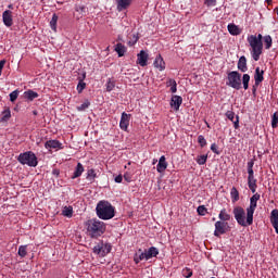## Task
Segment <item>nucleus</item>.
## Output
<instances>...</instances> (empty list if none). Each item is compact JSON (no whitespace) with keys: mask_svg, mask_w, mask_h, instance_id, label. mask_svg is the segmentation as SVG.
I'll use <instances>...</instances> for the list:
<instances>
[{"mask_svg":"<svg viewBox=\"0 0 278 278\" xmlns=\"http://www.w3.org/2000/svg\"><path fill=\"white\" fill-rule=\"evenodd\" d=\"M85 229L87 231V236L89 238H92L93 240H97L105 233V230L108 229V226L98 218H91L85 222Z\"/></svg>","mask_w":278,"mask_h":278,"instance_id":"obj_1","label":"nucleus"},{"mask_svg":"<svg viewBox=\"0 0 278 278\" xmlns=\"http://www.w3.org/2000/svg\"><path fill=\"white\" fill-rule=\"evenodd\" d=\"M96 214L100 220H112L116 216V208L110 201L101 200L96 206Z\"/></svg>","mask_w":278,"mask_h":278,"instance_id":"obj_2","label":"nucleus"},{"mask_svg":"<svg viewBox=\"0 0 278 278\" xmlns=\"http://www.w3.org/2000/svg\"><path fill=\"white\" fill-rule=\"evenodd\" d=\"M262 38V34L248 36V42L251 47L250 53L254 62H258L260 55H262V51H264Z\"/></svg>","mask_w":278,"mask_h":278,"instance_id":"obj_3","label":"nucleus"},{"mask_svg":"<svg viewBox=\"0 0 278 278\" xmlns=\"http://www.w3.org/2000/svg\"><path fill=\"white\" fill-rule=\"evenodd\" d=\"M232 214L238 225H240L241 227H249L253 225V217H252V222H249V211H247L245 213L242 206H235Z\"/></svg>","mask_w":278,"mask_h":278,"instance_id":"obj_4","label":"nucleus"},{"mask_svg":"<svg viewBox=\"0 0 278 278\" xmlns=\"http://www.w3.org/2000/svg\"><path fill=\"white\" fill-rule=\"evenodd\" d=\"M17 161L20 162V164H23L24 166L26 165L33 168H36V166H38V157L31 151L21 153L17 157Z\"/></svg>","mask_w":278,"mask_h":278,"instance_id":"obj_5","label":"nucleus"},{"mask_svg":"<svg viewBox=\"0 0 278 278\" xmlns=\"http://www.w3.org/2000/svg\"><path fill=\"white\" fill-rule=\"evenodd\" d=\"M227 79H228V81L226 84L230 88H233L235 90H240V88H242V74L241 73H239L237 71L229 72Z\"/></svg>","mask_w":278,"mask_h":278,"instance_id":"obj_6","label":"nucleus"},{"mask_svg":"<svg viewBox=\"0 0 278 278\" xmlns=\"http://www.w3.org/2000/svg\"><path fill=\"white\" fill-rule=\"evenodd\" d=\"M258 199H260V193H255L250 199V206L247 208L249 223H252L253 220V214H255V210L257 208Z\"/></svg>","mask_w":278,"mask_h":278,"instance_id":"obj_7","label":"nucleus"},{"mask_svg":"<svg viewBox=\"0 0 278 278\" xmlns=\"http://www.w3.org/2000/svg\"><path fill=\"white\" fill-rule=\"evenodd\" d=\"M112 251V244L110 243H98L94 248H93V253L96 255H100V257H105V255H108L109 253H111Z\"/></svg>","mask_w":278,"mask_h":278,"instance_id":"obj_8","label":"nucleus"},{"mask_svg":"<svg viewBox=\"0 0 278 278\" xmlns=\"http://www.w3.org/2000/svg\"><path fill=\"white\" fill-rule=\"evenodd\" d=\"M229 231V224L227 222H216L214 236L215 238H220V236H225Z\"/></svg>","mask_w":278,"mask_h":278,"instance_id":"obj_9","label":"nucleus"},{"mask_svg":"<svg viewBox=\"0 0 278 278\" xmlns=\"http://www.w3.org/2000/svg\"><path fill=\"white\" fill-rule=\"evenodd\" d=\"M248 186L251 192L255 194L257 190V179H255L253 168H248Z\"/></svg>","mask_w":278,"mask_h":278,"instance_id":"obj_10","label":"nucleus"},{"mask_svg":"<svg viewBox=\"0 0 278 278\" xmlns=\"http://www.w3.org/2000/svg\"><path fill=\"white\" fill-rule=\"evenodd\" d=\"M129 121H131V114L123 112L119 121V128L123 131H127V129L129 128Z\"/></svg>","mask_w":278,"mask_h":278,"instance_id":"obj_11","label":"nucleus"},{"mask_svg":"<svg viewBox=\"0 0 278 278\" xmlns=\"http://www.w3.org/2000/svg\"><path fill=\"white\" fill-rule=\"evenodd\" d=\"M184 103V98L180 96H173L170 99V108L175 110V112H179V108H181V104Z\"/></svg>","mask_w":278,"mask_h":278,"instance_id":"obj_12","label":"nucleus"},{"mask_svg":"<svg viewBox=\"0 0 278 278\" xmlns=\"http://www.w3.org/2000/svg\"><path fill=\"white\" fill-rule=\"evenodd\" d=\"M2 21L5 27H12V25H14V20L12 18V11L5 10L2 13Z\"/></svg>","mask_w":278,"mask_h":278,"instance_id":"obj_13","label":"nucleus"},{"mask_svg":"<svg viewBox=\"0 0 278 278\" xmlns=\"http://www.w3.org/2000/svg\"><path fill=\"white\" fill-rule=\"evenodd\" d=\"M147 62H149V53L141 50L140 53L137 54V64H139V66H147Z\"/></svg>","mask_w":278,"mask_h":278,"instance_id":"obj_14","label":"nucleus"},{"mask_svg":"<svg viewBox=\"0 0 278 278\" xmlns=\"http://www.w3.org/2000/svg\"><path fill=\"white\" fill-rule=\"evenodd\" d=\"M226 117L228 121H231L233 123L235 129H238L240 127V117L233 113V111H227Z\"/></svg>","mask_w":278,"mask_h":278,"instance_id":"obj_15","label":"nucleus"},{"mask_svg":"<svg viewBox=\"0 0 278 278\" xmlns=\"http://www.w3.org/2000/svg\"><path fill=\"white\" fill-rule=\"evenodd\" d=\"M153 66H154V68H157L159 71H164L166 68V63L164 62L162 54L156 55Z\"/></svg>","mask_w":278,"mask_h":278,"instance_id":"obj_16","label":"nucleus"},{"mask_svg":"<svg viewBox=\"0 0 278 278\" xmlns=\"http://www.w3.org/2000/svg\"><path fill=\"white\" fill-rule=\"evenodd\" d=\"M168 168V163L166 162V156L162 155L156 165L157 173H164Z\"/></svg>","mask_w":278,"mask_h":278,"instance_id":"obj_17","label":"nucleus"},{"mask_svg":"<svg viewBox=\"0 0 278 278\" xmlns=\"http://www.w3.org/2000/svg\"><path fill=\"white\" fill-rule=\"evenodd\" d=\"M254 81H255V86H260V84L264 81V71L261 70L260 67L255 68Z\"/></svg>","mask_w":278,"mask_h":278,"instance_id":"obj_18","label":"nucleus"},{"mask_svg":"<svg viewBox=\"0 0 278 278\" xmlns=\"http://www.w3.org/2000/svg\"><path fill=\"white\" fill-rule=\"evenodd\" d=\"M146 258L149 261L152 257H157L160 255V250L155 247H151L149 250H144Z\"/></svg>","mask_w":278,"mask_h":278,"instance_id":"obj_19","label":"nucleus"},{"mask_svg":"<svg viewBox=\"0 0 278 278\" xmlns=\"http://www.w3.org/2000/svg\"><path fill=\"white\" fill-rule=\"evenodd\" d=\"M131 1L134 0H116L117 11L123 12V10H127L131 5Z\"/></svg>","mask_w":278,"mask_h":278,"instance_id":"obj_20","label":"nucleus"},{"mask_svg":"<svg viewBox=\"0 0 278 278\" xmlns=\"http://www.w3.org/2000/svg\"><path fill=\"white\" fill-rule=\"evenodd\" d=\"M238 68L241 73H247L249 71V67L247 66V56H240L238 61Z\"/></svg>","mask_w":278,"mask_h":278,"instance_id":"obj_21","label":"nucleus"},{"mask_svg":"<svg viewBox=\"0 0 278 278\" xmlns=\"http://www.w3.org/2000/svg\"><path fill=\"white\" fill-rule=\"evenodd\" d=\"M46 149H62V142L58 140H49L45 143Z\"/></svg>","mask_w":278,"mask_h":278,"instance_id":"obj_22","label":"nucleus"},{"mask_svg":"<svg viewBox=\"0 0 278 278\" xmlns=\"http://www.w3.org/2000/svg\"><path fill=\"white\" fill-rule=\"evenodd\" d=\"M142 260L148 261L147 254H146V252H142V250H138V252L135 253V255H134V262H135V264H140V262H142Z\"/></svg>","mask_w":278,"mask_h":278,"instance_id":"obj_23","label":"nucleus"},{"mask_svg":"<svg viewBox=\"0 0 278 278\" xmlns=\"http://www.w3.org/2000/svg\"><path fill=\"white\" fill-rule=\"evenodd\" d=\"M218 218H219V222L227 223V222L231 220V215L229 213H227L226 208H223L219 212Z\"/></svg>","mask_w":278,"mask_h":278,"instance_id":"obj_24","label":"nucleus"},{"mask_svg":"<svg viewBox=\"0 0 278 278\" xmlns=\"http://www.w3.org/2000/svg\"><path fill=\"white\" fill-rule=\"evenodd\" d=\"M38 92L31 89L24 92V99H26L27 101H34V99H38Z\"/></svg>","mask_w":278,"mask_h":278,"instance_id":"obj_25","label":"nucleus"},{"mask_svg":"<svg viewBox=\"0 0 278 278\" xmlns=\"http://www.w3.org/2000/svg\"><path fill=\"white\" fill-rule=\"evenodd\" d=\"M84 174V165L81 163H77L72 179H77V177H81Z\"/></svg>","mask_w":278,"mask_h":278,"instance_id":"obj_26","label":"nucleus"},{"mask_svg":"<svg viewBox=\"0 0 278 278\" xmlns=\"http://www.w3.org/2000/svg\"><path fill=\"white\" fill-rule=\"evenodd\" d=\"M269 220H270V224L273 225V227L278 226V210L277 208L271 211Z\"/></svg>","mask_w":278,"mask_h":278,"instance_id":"obj_27","label":"nucleus"},{"mask_svg":"<svg viewBox=\"0 0 278 278\" xmlns=\"http://www.w3.org/2000/svg\"><path fill=\"white\" fill-rule=\"evenodd\" d=\"M228 31L231 36H240V28L236 24H228Z\"/></svg>","mask_w":278,"mask_h":278,"instance_id":"obj_28","label":"nucleus"},{"mask_svg":"<svg viewBox=\"0 0 278 278\" xmlns=\"http://www.w3.org/2000/svg\"><path fill=\"white\" fill-rule=\"evenodd\" d=\"M115 51H116L118 58H123V55H125V53L127 52V48H125V46H123V43H117L115 46Z\"/></svg>","mask_w":278,"mask_h":278,"instance_id":"obj_29","label":"nucleus"},{"mask_svg":"<svg viewBox=\"0 0 278 278\" xmlns=\"http://www.w3.org/2000/svg\"><path fill=\"white\" fill-rule=\"evenodd\" d=\"M230 197H231L232 203L240 201V192H238V189L236 187L231 188Z\"/></svg>","mask_w":278,"mask_h":278,"instance_id":"obj_30","label":"nucleus"},{"mask_svg":"<svg viewBox=\"0 0 278 278\" xmlns=\"http://www.w3.org/2000/svg\"><path fill=\"white\" fill-rule=\"evenodd\" d=\"M10 118H12V112L10 111V109H7L2 112V117L0 121L1 123H8Z\"/></svg>","mask_w":278,"mask_h":278,"instance_id":"obj_31","label":"nucleus"},{"mask_svg":"<svg viewBox=\"0 0 278 278\" xmlns=\"http://www.w3.org/2000/svg\"><path fill=\"white\" fill-rule=\"evenodd\" d=\"M62 215L66 218H73V206H65L62 211Z\"/></svg>","mask_w":278,"mask_h":278,"instance_id":"obj_32","label":"nucleus"},{"mask_svg":"<svg viewBox=\"0 0 278 278\" xmlns=\"http://www.w3.org/2000/svg\"><path fill=\"white\" fill-rule=\"evenodd\" d=\"M50 27L53 31H56V29H58V14L52 15V18L50 21Z\"/></svg>","mask_w":278,"mask_h":278,"instance_id":"obj_33","label":"nucleus"},{"mask_svg":"<svg viewBox=\"0 0 278 278\" xmlns=\"http://www.w3.org/2000/svg\"><path fill=\"white\" fill-rule=\"evenodd\" d=\"M251 81V76L249 74H243L242 76V84L244 90H249V83Z\"/></svg>","mask_w":278,"mask_h":278,"instance_id":"obj_34","label":"nucleus"},{"mask_svg":"<svg viewBox=\"0 0 278 278\" xmlns=\"http://www.w3.org/2000/svg\"><path fill=\"white\" fill-rule=\"evenodd\" d=\"M116 88V81H114L112 78H109L106 81V92H112Z\"/></svg>","mask_w":278,"mask_h":278,"instance_id":"obj_35","label":"nucleus"},{"mask_svg":"<svg viewBox=\"0 0 278 278\" xmlns=\"http://www.w3.org/2000/svg\"><path fill=\"white\" fill-rule=\"evenodd\" d=\"M206 162H207V154L199 155L197 157V164H199V166H203L204 164H206Z\"/></svg>","mask_w":278,"mask_h":278,"instance_id":"obj_36","label":"nucleus"},{"mask_svg":"<svg viewBox=\"0 0 278 278\" xmlns=\"http://www.w3.org/2000/svg\"><path fill=\"white\" fill-rule=\"evenodd\" d=\"M97 178V172L94 169H88L87 170V179L89 181H94V179Z\"/></svg>","mask_w":278,"mask_h":278,"instance_id":"obj_37","label":"nucleus"},{"mask_svg":"<svg viewBox=\"0 0 278 278\" xmlns=\"http://www.w3.org/2000/svg\"><path fill=\"white\" fill-rule=\"evenodd\" d=\"M264 42H265V49H270L273 47V37H270V35L265 36Z\"/></svg>","mask_w":278,"mask_h":278,"instance_id":"obj_38","label":"nucleus"},{"mask_svg":"<svg viewBox=\"0 0 278 278\" xmlns=\"http://www.w3.org/2000/svg\"><path fill=\"white\" fill-rule=\"evenodd\" d=\"M88 108H90V101L86 100L83 104L77 106V111L78 112H86V110H88Z\"/></svg>","mask_w":278,"mask_h":278,"instance_id":"obj_39","label":"nucleus"},{"mask_svg":"<svg viewBox=\"0 0 278 278\" xmlns=\"http://www.w3.org/2000/svg\"><path fill=\"white\" fill-rule=\"evenodd\" d=\"M18 255L20 257H25L27 255V245H21L18 248Z\"/></svg>","mask_w":278,"mask_h":278,"instance_id":"obj_40","label":"nucleus"},{"mask_svg":"<svg viewBox=\"0 0 278 278\" xmlns=\"http://www.w3.org/2000/svg\"><path fill=\"white\" fill-rule=\"evenodd\" d=\"M198 142L202 149L207 146V140H205L203 135L198 136Z\"/></svg>","mask_w":278,"mask_h":278,"instance_id":"obj_41","label":"nucleus"},{"mask_svg":"<svg viewBox=\"0 0 278 278\" xmlns=\"http://www.w3.org/2000/svg\"><path fill=\"white\" fill-rule=\"evenodd\" d=\"M84 90H86V83H84V80H79V83L77 85V91L79 94H81V92H84Z\"/></svg>","mask_w":278,"mask_h":278,"instance_id":"obj_42","label":"nucleus"},{"mask_svg":"<svg viewBox=\"0 0 278 278\" xmlns=\"http://www.w3.org/2000/svg\"><path fill=\"white\" fill-rule=\"evenodd\" d=\"M10 101L11 103H14V101H16L18 99V90H14L12 91L10 94Z\"/></svg>","mask_w":278,"mask_h":278,"instance_id":"obj_43","label":"nucleus"},{"mask_svg":"<svg viewBox=\"0 0 278 278\" xmlns=\"http://www.w3.org/2000/svg\"><path fill=\"white\" fill-rule=\"evenodd\" d=\"M197 212L200 216H205V214H207V208L204 205H200L198 206Z\"/></svg>","mask_w":278,"mask_h":278,"instance_id":"obj_44","label":"nucleus"},{"mask_svg":"<svg viewBox=\"0 0 278 278\" xmlns=\"http://www.w3.org/2000/svg\"><path fill=\"white\" fill-rule=\"evenodd\" d=\"M216 0H204V5H206V8H214L216 7Z\"/></svg>","mask_w":278,"mask_h":278,"instance_id":"obj_45","label":"nucleus"},{"mask_svg":"<svg viewBox=\"0 0 278 278\" xmlns=\"http://www.w3.org/2000/svg\"><path fill=\"white\" fill-rule=\"evenodd\" d=\"M139 37L138 35H132V40L128 41V47H134V45H136V42H138Z\"/></svg>","mask_w":278,"mask_h":278,"instance_id":"obj_46","label":"nucleus"},{"mask_svg":"<svg viewBox=\"0 0 278 278\" xmlns=\"http://www.w3.org/2000/svg\"><path fill=\"white\" fill-rule=\"evenodd\" d=\"M211 151H213L215 155H220V151L218 150V146L216 143L211 144Z\"/></svg>","mask_w":278,"mask_h":278,"instance_id":"obj_47","label":"nucleus"},{"mask_svg":"<svg viewBox=\"0 0 278 278\" xmlns=\"http://www.w3.org/2000/svg\"><path fill=\"white\" fill-rule=\"evenodd\" d=\"M277 124H278V116H277V113H274L273 119H271V127L275 129L277 127Z\"/></svg>","mask_w":278,"mask_h":278,"instance_id":"obj_48","label":"nucleus"},{"mask_svg":"<svg viewBox=\"0 0 278 278\" xmlns=\"http://www.w3.org/2000/svg\"><path fill=\"white\" fill-rule=\"evenodd\" d=\"M182 273H184V277H186V278L192 277V271L190 268L184 269Z\"/></svg>","mask_w":278,"mask_h":278,"instance_id":"obj_49","label":"nucleus"},{"mask_svg":"<svg viewBox=\"0 0 278 278\" xmlns=\"http://www.w3.org/2000/svg\"><path fill=\"white\" fill-rule=\"evenodd\" d=\"M172 86H170V92L175 93L177 92V81H172Z\"/></svg>","mask_w":278,"mask_h":278,"instance_id":"obj_50","label":"nucleus"},{"mask_svg":"<svg viewBox=\"0 0 278 278\" xmlns=\"http://www.w3.org/2000/svg\"><path fill=\"white\" fill-rule=\"evenodd\" d=\"M76 12H80L81 14H86V7H84V5L77 7Z\"/></svg>","mask_w":278,"mask_h":278,"instance_id":"obj_51","label":"nucleus"},{"mask_svg":"<svg viewBox=\"0 0 278 278\" xmlns=\"http://www.w3.org/2000/svg\"><path fill=\"white\" fill-rule=\"evenodd\" d=\"M115 184H123V175H118L115 177Z\"/></svg>","mask_w":278,"mask_h":278,"instance_id":"obj_52","label":"nucleus"},{"mask_svg":"<svg viewBox=\"0 0 278 278\" xmlns=\"http://www.w3.org/2000/svg\"><path fill=\"white\" fill-rule=\"evenodd\" d=\"M3 66H5V60L0 61V75L3 72Z\"/></svg>","mask_w":278,"mask_h":278,"instance_id":"obj_53","label":"nucleus"},{"mask_svg":"<svg viewBox=\"0 0 278 278\" xmlns=\"http://www.w3.org/2000/svg\"><path fill=\"white\" fill-rule=\"evenodd\" d=\"M255 166V161L251 160L248 162V168H253Z\"/></svg>","mask_w":278,"mask_h":278,"instance_id":"obj_54","label":"nucleus"},{"mask_svg":"<svg viewBox=\"0 0 278 278\" xmlns=\"http://www.w3.org/2000/svg\"><path fill=\"white\" fill-rule=\"evenodd\" d=\"M173 81H176V80H175V79H173V78L168 79V81H167V86H173Z\"/></svg>","mask_w":278,"mask_h":278,"instance_id":"obj_55","label":"nucleus"},{"mask_svg":"<svg viewBox=\"0 0 278 278\" xmlns=\"http://www.w3.org/2000/svg\"><path fill=\"white\" fill-rule=\"evenodd\" d=\"M252 92H253V94H255V92H257V86H253V89H252Z\"/></svg>","mask_w":278,"mask_h":278,"instance_id":"obj_56","label":"nucleus"},{"mask_svg":"<svg viewBox=\"0 0 278 278\" xmlns=\"http://www.w3.org/2000/svg\"><path fill=\"white\" fill-rule=\"evenodd\" d=\"M8 8H9V10H14V5L13 4H9Z\"/></svg>","mask_w":278,"mask_h":278,"instance_id":"obj_57","label":"nucleus"},{"mask_svg":"<svg viewBox=\"0 0 278 278\" xmlns=\"http://www.w3.org/2000/svg\"><path fill=\"white\" fill-rule=\"evenodd\" d=\"M33 114H34L35 116H37V115H38V111H34Z\"/></svg>","mask_w":278,"mask_h":278,"instance_id":"obj_58","label":"nucleus"},{"mask_svg":"<svg viewBox=\"0 0 278 278\" xmlns=\"http://www.w3.org/2000/svg\"><path fill=\"white\" fill-rule=\"evenodd\" d=\"M126 181H129V177H127V175L124 176Z\"/></svg>","mask_w":278,"mask_h":278,"instance_id":"obj_59","label":"nucleus"},{"mask_svg":"<svg viewBox=\"0 0 278 278\" xmlns=\"http://www.w3.org/2000/svg\"><path fill=\"white\" fill-rule=\"evenodd\" d=\"M126 181H129V177H127V175L124 176Z\"/></svg>","mask_w":278,"mask_h":278,"instance_id":"obj_60","label":"nucleus"},{"mask_svg":"<svg viewBox=\"0 0 278 278\" xmlns=\"http://www.w3.org/2000/svg\"><path fill=\"white\" fill-rule=\"evenodd\" d=\"M270 1H273V0H266L267 3H270Z\"/></svg>","mask_w":278,"mask_h":278,"instance_id":"obj_61","label":"nucleus"}]
</instances>
